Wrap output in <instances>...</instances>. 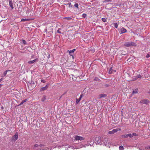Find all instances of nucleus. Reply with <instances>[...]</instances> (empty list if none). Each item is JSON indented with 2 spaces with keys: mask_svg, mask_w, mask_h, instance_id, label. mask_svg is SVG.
<instances>
[{
  "mask_svg": "<svg viewBox=\"0 0 150 150\" xmlns=\"http://www.w3.org/2000/svg\"><path fill=\"white\" fill-rule=\"evenodd\" d=\"M95 140L96 144L100 145L103 144L102 139H101L100 137H96L95 138Z\"/></svg>",
  "mask_w": 150,
  "mask_h": 150,
  "instance_id": "1",
  "label": "nucleus"
},
{
  "mask_svg": "<svg viewBox=\"0 0 150 150\" xmlns=\"http://www.w3.org/2000/svg\"><path fill=\"white\" fill-rule=\"evenodd\" d=\"M125 45L127 47H129L131 46H137V44L133 42H128L125 43Z\"/></svg>",
  "mask_w": 150,
  "mask_h": 150,
  "instance_id": "2",
  "label": "nucleus"
},
{
  "mask_svg": "<svg viewBox=\"0 0 150 150\" xmlns=\"http://www.w3.org/2000/svg\"><path fill=\"white\" fill-rule=\"evenodd\" d=\"M108 138L107 137L105 136H103L102 137V140L103 144L106 145V144H107L108 142Z\"/></svg>",
  "mask_w": 150,
  "mask_h": 150,
  "instance_id": "3",
  "label": "nucleus"
},
{
  "mask_svg": "<svg viewBox=\"0 0 150 150\" xmlns=\"http://www.w3.org/2000/svg\"><path fill=\"white\" fill-rule=\"evenodd\" d=\"M18 132H16L13 136H12L11 140L12 141H15L17 140L18 138Z\"/></svg>",
  "mask_w": 150,
  "mask_h": 150,
  "instance_id": "4",
  "label": "nucleus"
},
{
  "mask_svg": "<svg viewBox=\"0 0 150 150\" xmlns=\"http://www.w3.org/2000/svg\"><path fill=\"white\" fill-rule=\"evenodd\" d=\"M150 102V101L148 99H144L141 100L139 103H140L145 104L147 105Z\"/></svg>",
  "mask_w": 150,
  "mask_h": 150,
  "instance_id": "5",
  "label": "nucleus"
},
{
  "mask_svg": "<svg viewBox=\"0 0 150 150\" xmlns=\"http://www.w3.org/2000/svg\"><path fill=\"white\" fill-rule=\"evenodd\" d=\"M85 138L76 135L75 137V140H84Z\"/></svg>",
  "mask_w": 150,
  "mask_h": 150,
  "instance_id": "6",
  "label": "nucleus"
},
{
  "mask_svg": "<svg viewBox=\"0 0 150 150\" xmlns=\"http://www.w3.org/2000/svg\"><path fill=\"white\" fill-rule=\"evenodd\" d=\"M48 87V85H46L45 87L41 88L40 89V91H43L45 90H46Z\"/></svg>",
  "mask_w": 150,
  "mask_h": 150,
  "instance_id": "7",
  "label": "nucleus"
},
{
  "mask_svg": "<svg viewBox=\"0 0 150 150\" xmlns=\"http://www.w3.org/2000/svg\"><path fill=\"white\" fill-rule=\"evenodd\" d=\"M117 131V129H115L112 130V131H110L108 132V133L110 134H112Z\"/></svg>",
  "mask_w": 150,
  "mask_h": 150,
  "instance_id": "8",
  "label": "nucleus"
},
{
  "mask_svg": "<svg viewBox=\"0 0 150 150\" xmlns=\"http://www.w3.org/2000/svg\"><path fill=\"white\" fill-rule=\"evenodd\" d=\"M83 94H81L80 95V97L78 99L77 98L76 99V103L77 104H78L79 103V102L81 100V98L83 97Z\"/></svg>",
  "mask_w": 150,
  "mask_h": 150,
  "instance_id": "9",
  "label": "nucleus"
},
{
  "mask_svg": "<svg viewBox=\"0 0 150 150\" xmlns=\"http://www.w3.org/2000/svg\"><path fill=\"white\" fill-rule=\"evenodd\" d=\"M127 30L126 29L124 28H122L120 30V34H122L126 32Z\"/></svg>",
  "mask_w": 150,
  "mask_h": 150,
  "instance_id": "10",
  "label": "nucleus"
},
{
  "mask_svg": "<svg viewBox=\"0 0 150 150\" xmlns=\"http://www.w3.org/2000/svg\"><path fill=\"white\" fill-rule=\"evenodd\" d=\"M9 4L11 8L12 9H13L14 7L13 6V1L12 0H9Z\"/></svg>",
  "mask_w": 150,
  "mask_h": 150,
  "instance_id": "11",
  "label": "nucleus"
},
{
  "mask_svg": "<svg viewBox=\"0 0 150 150\" xmlns=\"http://www.w3.org/2000/svg\"><path fill=\"white\" fill-rule=\"evenodd\" d=\"M38 60V59H35L34 60L32 61H29L28 62L29 64H33L35 62L37 61Z\"/></svg>",
  "mask_w": 150,
  "mask_h": 150,
  "instance_id": "12",
  "label": "nucleus"
},
{
  "mask_svg": "<svg viewBox=\"0 0 150 150\" xmlns=\"http://www.w3.org/2000/svg\"><path fill=\"white\" fill-rule=\"evenodd\" d=\"M33 20L31 18H28V19H25V18H22L21 20V21L25 22L26 21H28Z\"/></svg>",
  "mask_w": 150,
  "mask_h": 150,
  "instance_id": "13",
  "label": "nucleus"
},
{
  "mask_svg": "<svg viewBox=\"0 0 150 150\" xmlns=\"http://www.w3.org/2000/svg\"><path fill=\"white\" fill-rule=\"evenodd\" d=\"M107 96V95L106 94H104V93L100 94L99 95V98H102V97H105Z\"/></svg>",
  "mask_w": 150,
  "mask_h": 150,
  "instance_id": "14",
  "label": "nucleus"
},
{
  "mask_svg": "<svg viewBox=\"0 0 150 150\" xmlns=\"http://www.w3.org/2000/svg\"><path fill=\"white\" fill-rule=\"evenodd\" d=\"M28 100V99H26L24 100H23L21 103L20 104L18 105V106L22 105L24 103L26 102Z\"/></svg>",
  "mask_w": 150,
  "mask_h": 150,
  "instance_id": "15",
  "label": "nucleus"
},
{
  "mask_svg": "<svg viewBox=\"0 0 150 150\" xmlns=\"http://www.w3.org/2000/svg\"><path fill=\"white\" fill-rule=\"evenodd\" d=\"M115 71H114V70L112 69V68H110V69L109 71V73L110 74H111L113 73V72H115Z\"/></svg>",
  "mask_w": 150,
  "mask_h": 150,
  "instance_id": "16",
  "label": "nucleus"
},
{
  "mask_svg": "<svg viewBox=\"0 0 150 150\" xmlns=\"http://www.w3.org/2000/svg\"><path fill=\"white\" fill-rule=\"evenodd\" d=\"M68 52H69V54L71 56H72L73 58H74V56L73 55L74 54V53L73 52H72L71 51H70V50H68Z\"/></svg>",
  "mask_w": 150,
  "mask_h": 150,
  "instance_id": "17",
  "label": "nucleus"
},
{
  "mask_svg": "<svg viewBox=\"0 0 150 150\" xmlns=\"http://www.w3.org/2000/svg\"><path fill=\"white\" fill-rule=\"evenodd\" d=\"M64 5H66V6L67 5H68V7L70 8V7H72V5L71 4V3H69L68 4H64Z\"/></svg>",
  "mask_w": 150,
  "mask_h": 150,
  "instance_id": "18",
  "label": "nucleus"
},
{
  "mask_svg": "<svg viewBox=\"0 0 150 150\" xmlns=\"http://www.w3.org/2000/svg\"><path fill=\"white\" fill-rule=\"evenodd\" d=\"M138 89H135V90H134L132 91V94H135V93H138Z\"/></svg>",
  "mask_w": 150,
  "mask_h": 150,
  "instance_id": "19",
  "label": "nucleus"
},
{
  "mask_svg": "<svg viewBox=\"0 0 150 150\" xmlns=\"http://www.w3.org/2000/svg\"><path fill=\"white\" fill-rule=\"evenodd\" d=\"M64 19H67L68 21H71V20L72 18H71L70 17H65L64 18Z\"/></svg>",
  "mask_w": 150,
  "mask_h": 150,
  "instance_id": "20",
  "label": "nucleus"
},
{
  "mask_svg": "<svg viewBox=\"0 0 150 150\" xmlns=\"http://www.w3.org/2000/svg\"><path fill=\"white\" fill-rule=\"evenodd\" d=\"M94 80L98 81L99 82H100L101 81V80L100 79H99V78H98V77H95V78H94Z\"/></svg>",
  "mask_w": 150,
  "mask_h": 150,
  "instance_id": "21",
  "label": "nucleus"
},
{
  "mask_svg": "<svg viewBox=\"0 0 150 150\" xmlns=\"http://www.w3.org/2000/svg\"><path fill=\"white\" fill-rule=\"evenodd\" d=\"M46 100V96L44 95L42 97L41 99V101L42 102H44Z\"/></svg>",
  "mask_w": 150,
  "mask_h": 150,
  "instance_id": "22",
  "label": "nucleus"
},
{
  "mask_svg": "<svg viewBox=\"0 0 150 150\" xmlns=\"http://www.w3.org/2000/svg\"><path fill=\"white\" fill-rule=\"evenodd\" d=\"M113 24L114 25V26L115 28H117L118 25L117 23H114Z\"/></svg>",
  "mask_w": 150,
  "mask_h": 150,
  "instance_id": "23",
  "label": "nucleus"
},
{
  "mask_svg": "<svg viewBox=\"0 0 150 150\" xmlns=\"http://www.w3.org/2000/svg\"><path fill=\"white\" fill-rule=\"evenodd\" d=\"M142 78V76L140 74H139L137 76V78L135 79L134 80H136V79H137L138 78H140L141 79Z\"/></svg>",
  "mask_w": 150,
  "mask_h": 150,
  "instance_id": "24",
  "label": "nucleus"
},
{
  "mask_svg": "<svg viewBox=\"0 0 150 150\" xmlns=\"http://www.w3.org/2000/svg\"><path fill=\"white\" fill-rule=\"evenodd\" d=\"M122 138L124 137V138H126L128 137V135H127V134H124V135H122Z\"/></svg>",
  "mask_w": 150,
  "mask_h": 150,
  "instance_id": "25",
  "label": "nucleus"
},
{
  "mask_svg": "<svg viewBox=\"0 0 150 150\" xmlns=\"http://www.w3.org/2000/svg\"><path fill=\"white\" fill-rule=\"evenodd\" d=\"M89 51L90 52H91V53H93L95 51L94 49H90L89 50Z\"/></svg>",
  "mask_w": 150,
  "mask_h": 150,
  "instance_id": "26",
  "label": "nucleus"
},
{
  "mask_svg": "<svg viewBox=\"0 0 150 150\" xmlns=\"http://www.w3.org/2000/svg\"><path fill=\"white\" fill-rule=\"evenodd\" d=\"M132 137L134 136H138V135L135 133H132Z\"/></svg>",
  "mask_w": 150,
  "mask_h": 150,
  "instance_id": "27",
  "label": "nucleus"
},
{
  "mask_svg": "<svg viewBox=\"0 0 150 150\" xmlns=\"http://www.w3.org/2000/svg\"><path fill=\"white\" fill-rule=\"evenodd\" d=\"M74 6L77 8H78L79 4L77 3H75L74 5Z\"/></svg>",
  "mask_w": 150,
  "mask_h": 150,
  "instance_id": "28",
  "label": "nucleus"
},
{
  "mask_svg": "<svg viewBox=\"0 0 150 150\" xmlns=\"http://www.w3.org/2000/svg\"><path fill=\"white\" fill-rule=\"evenodd\" d=\"M102 20L103 22H105L106 21V19L104 18H102Z\"/></svg>",
  "mask_w": 150,
  "mask_h": 150,
  "instance_id": "29",
  "label": "nucleus"
},
{
  "mask_svg": "<svg viewBox=\"0 0 150 150\" xmlns=\"http://www.w3.org/2000/svg\"><path fill=\"white\" fill-rule=\"evenodd\" d=\"M22 41L23 43V44L24 45H26V44H27V43H26V41L25 40L23 39V40H22Z\"/></svg>",
  "mask_w": 150,
  "mask_h": 150,
  "instance_id": "30",
  "label": "nucleus"
},
{
  "mask_svg": "<svg viewBox=\"0 0 150 150\" xmlns=\"http://www.w3.org/2000/svg\"><path fill=\"white\" fill-rule=\"evenodd\" d=\"M127 135H128V137H132V134H130V133L128 134Z\"/></svg>",
  "mask_w": 150,
  "mask_h": 150,
  "instance_id": "31",
  "label": "nucleus"
},
{
  "mask_svg": "<svg viewBox=\"0 0 150 150\" xmlns=\"http://www.w3.org/2000/svg\"><path fill=\"white\" fill-rule=\"evenodd\" d=\"M61 30V29L60 28H59L58 29V30H57V33H59V34H61V32L60 31Z\"/></svg>",
  "mask_w": 150,
  "mask_h": 150,
  "instance_id": "32",
  "label": "nucleus"
},
{
  "mask_svg": "<svg viewBox=\"0 0 150 150\" xmlns=\"http://www.w3.org/2000/svg\"><path fill=\"white\" fill-rule=\"evenodd\" d=\"M104 86L105 87H108L110 86V85L108 84H105L104 85Z\"/></svg>",
  "mask_w": 150,
  "mask_h": 150,
  "instance_id": "33",
  "label": "nucleus"
},
{
  "mask_svg": "<svg viewBox=\"0 0 150 150\" xmlns=\"http://www.w3.org/2000/svg\"><path fill=\"white\" fill-rule=\"evenodd\" d=\"M86 16H87L86 14V13H83L82 15V16L84 18H85Z\"/></svg>",
  "mask_w": 150,
  "mask_h": 150,
  "instance_id": "34",
  "label": "nucleus"
},
{
  "mask_svg": "<svg viewBox=\"0 0 150 150\" xmlns=\"http://www.w3.org/2000/svg\"><path fill=\"white\" fill-rule=\"evenodd\" d=\"M7 71H8V70H6V71H5L4 72V76H6V74L7 73Z\"/></svg>",
  "mask_w": 150,
  "mask_h": 150,
  "instance_id": "35",
  "label": "nucleus"
},
{
  "mask_svg": "<svg viewBox=\"0 0 150 150\" xmlns=\"http://www.w3.org/2000/svg\"><path fill=\"white\" fill-rule=\"evenodd\" d=\"M31 48L30 47H28L27 48V50L29 51H30V50H31Z\"/></svg>",
  "mask_w": 150,
  "mask_h": 150,
  "instance_id": "36",
  "label": "nucleus"
},
{
  "mask_svg": "<svg viewBox=\"0 0 150 150\" xmlns=\"http://www.w3.org/2000/svg\"><path fill=\"white\" fill-rule=\"evenodd\" d=\"M146 149H150V146H147L145 148Z\"/></svg>",
  "mask_w": 150,
  "mask_h": 150,
  "instance_id": "37",
  "label": "nucleus"
},
{
  "mask_svg": "<svg viewBox=\"0 0 150 150\" xmlns=\"http://www.w3.org/2000/svg\"><path fill=\"white\" fill-rule=\"evenodd\" d=\"M119 149L120 150H123V148L122 146H120L119 147Z\"/></svg>",
  "mask_w": 150,
  "mask_h": 150,
  "instance_id": "38",
  "label": "nucleus"
},
{
  "mask_svg": "<svg viewBox=\"0 0 150 150\" xmlns=\"http://www.w3.org/2000/svg\"><path fill=\"white\" fill-rule=\"evenodd\" d=\"M39 146V145H38V144H35L34 146V147H38V146Z\"/></svg>",
  "mask_w": 150,
  "mask_h": 150,
  "instance_id": "39",
  "label": "nucleus"
},
{
  "mask_svg": "<svg viewBox=\"0 0 150 150\" xmlns=\"http://www.w3.org/2000/svg\"><path fill=\"white\" fill-rule=\"evenodd\" d=\"M150 57V55L149 54H147V55H146V57L147 58H148Z\"/></svg>",
  "mask_w": 150,
  "mask_h": 150,
  "instance_id": "40",
  "label": "nucleus"
},
{
  "mask_svg": "<svg viewBox=\"0 0 150 150\" xmlns=\"http://www.w3.org/2000/svg\"><path fill=\"white\" fill-rule=\"evenodd\" d=\"M75 50H76V49H74L72 50H70V51H71L72 52H73L74 53V51H75Z\"/></svg>",
  "mask_w": 150,
  "mask_h": 150,
  "instance_id": "41",
  "label": "nucleus"
},
{
  "mask_svg": "<svg viewBox=\"0 0 150 150\" xmlns=\"http://www.w3.org/2000/svg\"><path fill=\"white\" fill-rule=\"evenodd\" d=\"M41 82L43 83H44L45 82V81L43 79L41 80Z\"/></svg>",
  "mask_w": 150,
  "mask_h": 150,
  "instance_id": "42",
  "label": "nucleus"
},
{
  "mask_svg": "<svg viewBox=\"0 0 150 150\" xmlns=\"http://www.w3.org/2000/svg\"><path fill=\"white\" fill-rule=\"evenodd\" d=\"M50 54H48V55L47 56V58L48 59H49L50 57Z\"/></svg>",
  "mask_w": 150,
  "mask_h": 150,
  "instance_id": "43",
  "label": "nucleus"
},
{
  "mask_svg": "<svg viewBox=\"0 0 150 150\" xmlns=\"http://www.w3.org/2000/svg\"><path fill=\"white\" fill-rule=\"evenodd\" d=\"M39 146H40V147H42V146H44L42 144H40L39 145Z\"/></svg>",
  "mask_w": 150,
  "mask_h": 150,
  "instance_id": "44",
  "label": "nucleus"
},
{
  "mask_svg": "<svg viewBox=\"0 0 150 150\" xmlns=\"http://www.w3.org/2000/svg\"><path fill=\"white\" fill-rule=\"evenodd\" d=\"M4 79L3 78H1L0 79V81L1 82Z\"/></svg>",
  "mask_w": 150,
  "mask_h": 150,
  "instance_id": "45",
  "label": "nucleus"
},
{
  "mask_svg": "<svg viewBox=\"0 0 150 150\" xmlns=\"http://www.w3.org/2000/svg\"><path fill=\"white\" fill-rule=\"evenodd\" d=\"M4 108V107L3 106H1V109L2 110H3Z\"/></svg>",
  "mask_w": 150,
  "mask_h": 150,
  "instance_id": "46",
  "label": "nucleus"
},
{
  "mask_svg": "<svg viewBox=\"0 0 150 150\" xmlns=\"http://www.w3.org/2000/svg\"><path fill=\"white\" fill-rule=\"evenodd\" d=\"M3 85L1 84H0V88L1 87V86Z\"/></svg>",
  "mask_w": 150,
  "mask_h": 150,
  "instance_id": "47",
  "label": "nucleus"
},
{
  "mask_svg": "<svg viewBox=\"0 0 150 150\" xmlns=\"http://www.w3.org/2000/svg\"><path fill=\"white\" fill-rule=\"evenodd\" d=\"M148 93L150 94V90L149 91H148Z\"/></svg>",
  "mask_w": 150,
  "mask_h": 150,
  "instance_id": "48",
  "label": "nucleus"
},
{
  "mask_svg": "<svg viewBox=\"0 0 150 150\" xmlns=\"http://www.w3.org/2000/svg\"><path fill=\"white\" fill-rule=\"evenodd\" d=\"M31 84H34V82H33L32 81H31V83H30Z\"/></svg>",
  "mask_w": 150,
  "mask_h": 150,
  "instance_id": "49",
  "label": "nucleus"
},
{
  "mask_svg": "<svg viewBox=\"0 0 150 150\" xmlns=\"http://www.w3.org/2000/svg\"><path fill=\"white\" fill-rule=\"evenodd\" d=\"M18 11H21V10H20V9L19 8Z\"/></svg>",
  "mask_w": 150,
  "mask_h": 150,
  "instance_id": "50",
  "label": "nucleus"
},
{
  "mask_svg": "<svg viewBox=\"0 0 150 150\" xmlns=\"http://www.w3.org/2000/svg\"><path fill=\"white\" fill-rule=\"evenodd\" d=\"M62 96H60L59 99H60L62 98Z\"/></svg>",
  "mask_w": 150,
  "mask_h": 150,
  "instance_id": "51",
  "label": "nucleus"
},
{
  "mask_svg": "<svg viewBox=\"0 0 150 150\" xmlns=\"http://www.w3.org/2000/svg\"><path fill=\"white\" fill-rule=\"evenodd\" d=\"M1 82L0 81V83Z\"/></svg>",
  "mask_w": 150,
  "mask_h": 150,
  "instance_id": "52",
  "label": "nucleus"
}]
</instances>
